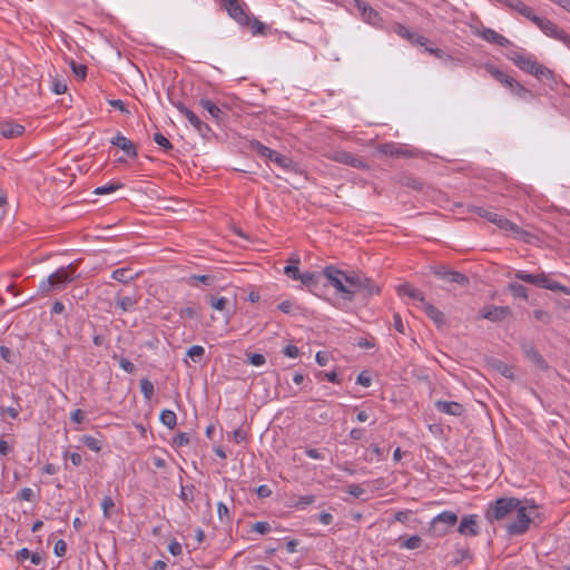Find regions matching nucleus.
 <instances>
[{
	"mask_svg": "<svg viewBox=\"0 0 570 570\" xmlns=\"http://www.w3.org/2000/svg\"><path fill=\"white\" fill-rule=\"evenodd\" d=\"M78 277L76 263H70L68 266L58 268L47 278L42 279L39 283L38 292L42 295H47L55 289L63 288Z\"/></svg>",
	"mask_w": 570,
	"mask_h": 570,
	"instance_id": "nucleus-1",
	"label": "nucleus"
},
{
	"mask_svg": "<svg viewBox=\"0 0 570 570\" xmlns=\"http://www.w3.org/2000/svg\"><path fill=\"white\" fill-rule=\"evenodd\" d=\"M538 509L533 500H520L518 509L514 510L517 519L507 525L510 535H520L528 531L532 522V513Z\"/></svg>",
	"mask_w": 570,
	"mask_h": 570,
	"instance_id": "nucleus-2",
	"label": "nucleus"
},
{
	"mask_svg": "<svg viewBox=\"0 0 570 570\" xmlns=\"http://www.w3.org/2000/svg\"><path fill=\"white\" fill-rule=\"evenodd\" d=\"M473 212L489 220L490 223L497 225L500 229L509 233L517 239H523L527 240V237L529 236V233L523 230L520 226L511 222L510 219L503 217L502 215H499L498 213L488 210L483 207H474Z\"/></svg>",
	"mask_w": 570,
	"mask_h": 570,
	"instance_id": "nucleus-3",
	"label": "nucleus"
},
{
	"mask_svg": "<svg viewBox=\"0 0 570 570\" xmlns=\"http://www.w3.org/2000/svg\"><path fill=\"white\" fill-rule=\"evenodd\" d=\"M509 59L521 70L534 76L538 79H551L552 71L539 63L532 56H525L520 52L513 51L509 55Z\"/></svg>",
	"mask_w": 570,
	"mask_h": 570,
	"instance_id": "nucleus-4",
	"label": "nucleus"
},
{
	"mask_svg": "<svg viewBox=\"0 0 570 570\" xmlns=\"http://www.w3.org/2000/svg\"><path fill=\"white\" fill-rule=\"evenodd\" d=\"M520 500L518 498L508 497L499 498L494 502L490 503L485 510L484 518L490 523L502 521L507 519L511 513L518 509Z\"/></svg>",
	"mask_w": 570,
	"mask_h": 570,
	"instance_id": "nucleus-5",
	"label": "nucleus"
},
{
	"mask_svg": "<svg viewBox=\"0 0 570 570\" xmlns=\"http://www.w3.org/2000/svg\"><path fill=\"white\" fill-rule=\"evenodd\" d=\"M323 275L328 281V283L336 289V292L342 293L345 299L352 301L356 295L355 289L346 288V284L350 285V274L336 268L333 265L326 266L323 269Z\"/></svg>",
	"mask_w": 570,
	"mask_h": 570,
	"instance_id": "nucleus-6",
	"label": "nucleus"
},
{
	"mask_svg": "<svg viewBox=\"0 0 570 570\" xmlns=\"http://www.w3.org/2000/svg\"><path fill=\"white\" fill-rule=\"evenodd\" d=\"M459 517L455 512L445 510L436 514L430 522V532L434 537H444L458 523Z\"/></svg>",
	"mask_w": 570,
	"mask_h": 570,
	"instance_id": "nucleus-7",
	"label": "nucleus"
},
{
	"mask_svg": "<svg viewBox=\"0 0 570 570\" xmlns=\"http://www.w3.org/2000/svg\"><path fill=\"white\" fill-rule=\"evenodd\" d=\"M350 286L365 297L380 294V286L363 274L350 273Z\"/></svg>",
	"mask_w": 570,
	"mask_h": 570,
	"instance_id": "nucleus-8",
	"label": "nucleus"
},
{
	"mask_svg": "<svg viewBox=\"0 0 570 570\" xmlns=\"http://www.w3.org/2000/svg\"><path fill=\"white\" fill-rule=\"evenodd\" d=\"M223 6L227 10L228 16L240 26H248L250 18L245 11L244 4L239 0H223Z\"/></svg>",
	"mask_w": 570,
	"mask_h": 570,
	"instance_id": "nucleus-9",
	"label": "nucleus"
},
{
	"mask_svg": "<svg viewBox=\"0 0 570 570\" xmlns=\"http://www.w3.org/2000/svg\"><path fill=\"white\" fill-rule=\"evenodd\" d=\"M330 158L336 163L348 165L353 168H357V169L367 168V165L361 157H358L350 151L336 150L330 156Z\"/></svg>",
	"mask_w": 570,
	"mask_h": 570,
	"instance_id": "nucleus-10",
	"label": "nucleus"
},
{
	"mask_svg": "<svg viewBox=\"0 0 570 570\" xmlns=\"http://www.w3.org/2000/svg\"><path fill=\"white\" fill-rule=\"evenodd\" d=\"M433 273L439 278L446 281L449 283H455L461 286H468L470 283L469 277L465 276L464 274L456 272V271L449 269L444 266L434 268Z\"/></svg>",
	"mask_w": 570,
	"mask_h": 570,
	"instance_id": "nucleus-11",
	"label": "nucleus"
},
{
	"mask_svg": "<svg viewBox=\"0 0 570 570\" xmlns=\"http://www.w3.org/2000/svg\"><path fill=\"white\" fill-rule=\"evenodd\" d=\"M458 532L465 537H476L480 533L479 515L466 514L462 517L458 527Z\"/></svg>",
	"mask_w": 570,
	"mask_h": 570,
	"instance_id": "nucleus-12",
	"label": "nucleus"
},
{
	"mask_svg": "<svg viewBox=\"0 0 570 570\" xmlns=\"http://www.w3.org/2000/svg\"><path fill=\"white\" fill-rule=\"evenodd\" d=\"M540 30L550 38L561 41L564 46L570 49V35H568L563 29H561L557 23L552 20L547 19L543 27Z\"/></svg>",
	"mask_w": 570,
	"mask_h": 570,
	"instance_id": "nucleus-13",
	"label": "nucleus"
},
{
	"mask_svg": "<svg viewBox=\"0 0 570 570\" xmlns=\"http://www.w3.org/2000/svg\"><path fill=\"white\" fill-rule=\"evenodd\" d=\"M511 315V308L509 306H484L480 311V317L489 320L491 322H501Z\"/></svg>",
	"mask_w": 570,
	"mask_h": 570,
	"instance_id": "nucleus-14",
	"label": "nucleus"
},
{
	"mask_svg": "<svg viewBox=\"0 0 570 570\" xmlns=\"http://www.w3.org/2000/svg\"><path fill=\"white\" fill-rule=\"evenodd\" d=\"M514 277L522 282H525V283H529V284L535 285L538 287L546 288V289H548V285L551 282V278L548 275H546L544 273L530 274V273H527L525 271H518L514 274Z\"/></svg>",
	"mask_w": 570,
	"mask_h": 570,
	"instance_id": "nucleus-15",
	"label": "nucleus"
},
{
	"mask_svg": "<svg viewBox=\"0 0 570 570\" xmlns=\"http://www.w3.org/2000/svg\"><path fill=\"white\" fill-rule=\"evenodd\" d=\"M435 409L441 412L453 416H461L464 413V407L459 402L453 401H436Z\"/></svg>",
	"mask_w": 570,
	"mask_h": 570,
	"instance_id": "nucleus-16",
	"label": "nucleus"
},
{
	"mask_svg": "<svg viewBox=\"0 0 570 570\" xmlns=\"http://www.w3.org/2000/svg\"><path fill=\"white\" fill-rule=\"evenodd\" d=\"M397 294L402 297H409L413 301L420 302L421 306L426 302L424 294L409 283L399 285Z\"/></svg>",
	"mask_w": 570,
	"mask_h": 570,
	"instance_id": "nucleus-17",
	"label": "nucleus"
},
{
	"mask_svg": "<svg viewBox=\"0 0 570 570\" xmlns=\"http://www.w3.org/2000/svg\"><path fill=\"white\" fill-rule=\"evenodd\" d=\"M354 2L366 22L371 24H376L379 22L380 16L377 11H375L370 4H367L363 0H354Z\"/></svg>",
	"mask_w": 570,
	"mask_h": 570,
	"instance_id": "nucleus-18",
	"label": "nucleus"
},
{
	"mask_svg": "<svg viewBox=\"0 0 570 570\" xmlns=\"http://www.w3.org/2000/svg\"><path fill=\"white\" fill-rule=\"evenodd\" d=\"M111 144L114 146L119 147L129 157H136L137 156V148L134 145V142L130 139H128L127 137L122 136L121 134H117L111 139Z\"/></svg>",
	"mask_w": 570,
	"mask_h": 570,
	"instance_id": "nucleus-19",
	"label": "nucleus"
},
{
	"mask_svg": "<svg viewBox=\"0 0 570 570\" xmlns=\"http://www.w3.org/2000/svg\"><path fill=\"white\" fill-rule=\"evenodd\" d=\"M379 150H380V153H382L384 155L392 156V157H410V156H412V151L410 149L402 148L393 142L381 145L379 147Z\"/></svg>",
	"mask_w": 570,
	"mask_h": 570,
	"instance_id": "nucleus-20",
	"label": "nucleus"
},
{
	"mask_svg": "<svg viewBox=\"0 0 570 570\" xmlns=\"http://www.w3.org/2000/svg\"><path fill=\"white\" fill-rule=\"evenodd\" d=\"M190 125L197 130L198 134H200L203 137H207L208 134L212 131L210 127L202 121L199 117L194 114L190 109L186 110V114L184 115Z\"/></svg>",
	"mask_w": 570,
	"mask_h": 570,
	"instance_id": "nucleus-21",
	"label": "nucleus"
},
{
	"mask_svg": "<svg viewBox=\"0 0 570 570\" xmlns=\"http://www.w3.org/2000/svg\"><path fill=\"white\" fill-rule=\"evenodd\" d=\"M24 132V127L22 125L7 121L3 124H0V134L4 138H16L21 136Z\"/></svg>",
	"mask_w": 570,
	"mask_h": 570,
	"instance_id": "nucleus-22",
	"label": "nucleus"
},
{
	"mask_svg": "<svg viewBox=\"0 0 570 570\" xmlns=\"http://www.w3.org/2000/svg\"><path fill=\"white\" fill-rule=\"evenodd\" d=\"M487 71L500 83L505 86L507 88L512 87L515 79L510 77L509 75L501 71L499 68H497L494 65H487L485 66Z\"/></svg>",
	"mask_w": 570,
	"mask_h": 570,
	"instance_id": "nucleus-23",
	"label": "nucleus"
},
{
	"mask_svg": "<svg viewBox=\"0 0 570 570\" xmlns=\"http://www.w3.org/2000/svg\"><path fill=\"white\" fill-rule=\"evenodd\" d=\"M139 274H131V269L128 267L117 268L112 271L111 278L119 282L127 284L138 277Z\"/></svg>",
	"mask_w": 570,
	"mask_h": 570,
	"instance_id": "nucleus-24",
	"label": "nucleus"
},
{
	"mask_svg": "<svg viewBox=\"0 0 570 570\" xmlns=\"http://www.w3.org/2000/svg\"><path fill=\"white\" fill-rule=\"evenodd\" d=\"M422 308L423 311L425 312V314L438 325H442L444 324L445 322V317H444V314L439 309L436 308L434 305L425 302L423 305H422Z\"/></svg>",
	"mask_w": 570,
	"mask_h": 570,
	"instance_id": "nucleus-25",
	"label": "nucleus"
},
{
	"mask_svg": "<svg viewBox=\"0 0 570 570\" xmlns=\"http://www.w3.org/2000/svg\"><path fill=\"white\" fill-rule=\"evenodd\" d=\"M199 105L208 111V114L217 121H220L223 120L224 118V112L223 110L216 106L212 100L207 99V98H202L199 100Z\"/></svg>",
	"mask_w": 570,
	"mask_h": 570,
	"instance_id": "nucleus-26",
	"label": "nucleus"
},
{
	"mask_svg": "<svg viewBox=\"0 0 570 570\" xmlns=\"http://www.w3.org/2000/svg\"><path fill=\"white\" fill-rule=\"evenodd\" d=\"M298 264L299 257L297 255L291 256L289 264L284 268V274L293 281H298V278L301 277Z\"/></svg>",
	"mask_w": 570,
	"mask_h": 570,
	"instance_id": "nucleus-27",
	"label": "nucleus"
},
{
	"mask_svg": "<svg viewBox=\"0 0 570 570\" xmlns=\"http://www.w3.org/2000/svg\"><path fill=\"white\" fill-rule=\"evenodd\" d=\"M523 351H524L525 356L531 362H533L539 368L546 370L548 367V364L544 361V358L540 355V353L533 346H525Z\"/></svg>",
	"mask_w": 570,
	"mask_h": 570,
	"instance_id": "nucleus-28",
	"label": "nucleus"
},
{
	"mask_svg": "<svg viewBox=\"0 0 570 570\" xmlns=\"http://www.w3.org/2000/svg\"><path fill=\"white\" fill-rule=\"evenodd\" d=\"M117 306L124 312H130L135 308L138 299L135 296H120L116 297Z\"/></svg>",
	"mask_w": 570,
	"mask_h": 570,
	"instance_id": "nucleus-29",
	"label": "nucleus"
},
{
	"mask_svg": "<svg viewBox=\"0 0 570 570\" xmlns=\"http://www.w3.org/2000/svg\"><path fill=\"white\" fill-rule=\"evenodd\" d=\"M185 281L190 286H197L200 283L210 287L214 285L215 277L213 275H190Z\"/></svg>",
	"mask_w": 570,
	"mask_h": 570,
	"instance_id": "nucleus-30",
	"label": "nucleus"
},
{
	"mask_svg": "<svg viewBox=\"0 0 570 570\" xmlns=\"http://www.w3.org/2000/svg\"><path fill=\"white\" fill-rule=\"evenodd\" d=\"M399 184L411 189H421L423 186L422 181L407 174H403L399 177Z\"/></svg>",
	"mask_w": 570,
	"mask_h": 570,
	"instance_id": "nucleus-31",
	"label": "nucleus"
},
{
	"mask_svg": "<svg viewBox=\"0 0 570 570\" xmlns=\"http://www.w3.org/2000/svg\"><path fill=\"white\" fill-rule=\"evenodd\" d=\"M507 288L514 297H519L524 301L529 297L527 287L520 283H509Z\"/></svg>",
	"mask_w": 570,
	"mask_h": 570,
	"instance_id": "nucleus-32",
	"label": "nucleus"
},
{
	"mask_svg": "<svg viewBox=\"0 0 570 570\" xmlns=\"http://www.w3.org/2000/svg\"><path fill=\"white\" fill-rule=\"evenodd\" d=\"M159 419L168 429H174L177 424V415L171 410H163Z\"/></svg>",
	"mask_w": 570,
	"mask_h": 570,
	"instance_id": "nucleus-33",
	"label": "nucleus"
},
{
	"mask_svg": "<svg viewBox=\"0 0 570 570\" xmlns=\"http://www.w3.org/2000/svg\"><path fill=\"white\" fill-rule=\"evenodd\" d=\"M206 299L208 301L209 305L216 309V311H225L228 305V299L226 297H217L215 295H208L206 296Z\"/></svg>",
	"mask_w": 570,
	"mask_h": 570,
	"instance_id": "nucleus-34",
	"label": "nucleus"
},
{
	"mask_svg": "<svg viewBox=\"0 0 570 570\" xmlns=\"http://www.w3.org/2000/svg\"><path fill=\"white\" fill-rule=\"evenodd\" d=\"M271 161H273L274 164H276L278 167L283 168V169H291L293 167V161L291 158L279 154V153H274Z\"/></svg>",
	"mask_w": 570,
	"mask_h": 570,
	"instance_id": "nucleus-35",
	"label": "nucleus"
},
{
	"mask_svg": "<svg viewBox=\"0 0 570 570\" xmlns=\"http://www.w3.org/2000/svg\"><path fill=\"white\" fill-rule=\"evenodd\" d=\"M252 148L254 151H256L261 157L263 158H266V159H272L273 155H274V150L271 149L269 147L263 145L262 142L259 141H254L252 144Z\"/></svg>",
	"mask_w": 570,
	"mask_h": 570,
	"instance_id": "nucleus-36",
	"label": "nucleus"
},
{
	"mask_svg": "<svg viewBox=\"0 0 570 570\" xmlns=\"http://www.w3.org/2000/svg\"><path fill=\"white\" fill-rule=\"evenodd\" d=\"M80 440L91 451L97 453L101 451V441L96 439L95 436L82 435Z\"/></svg>",
	"mask_w": 570,
	"mask_h": 570,
	"instance_id": "nucleus-37",
	"label": "nucleus"
},
{
	"mask_svg": "<svg viewBox=\"0 0 570 570\" xmlns=\"http://www.w3.org/2000/svg\"><path fill=\"white\" fill-rule=\"evenodd\" d=\"M513 95H515L519 98L527 99L529 97H532V92L527 89L524 86H522L517 80L512 85V87L509 88Z\"/></svg>",
	"mask_w": 570,
	"mask_h": 570,
	"instance_id": "nucleus-38",
	"label": "nucleus"
},
{
	"mask_svg": "<svg viewBox=\"0 0 570 570\" xmlns=\"http://www.w3.org/2000/svg\"><path fill=\"white\" fill-rule=\"evenodd\" d=\"M217 514H218V519L222 523L228 524L232 522V515H230L229 509L224 502L217 503Z\"/></svg>",
	"mask_w": 570,
	"mask_h": 570,
	"instance_id": "nucleus-39",
	"label": "nucleus"
},
{
	"mask_svg": "<svg viewBox=\"0 0 570 570\" xmlns=\"http://www.w3.org/2000/svg\"><path fill=\"white\" fill-rule=\"evenodd\" d=\"M421 546H422L421 537L414 534V535H411L410 538H407L406 540H404L400 544V548L407 549V550H414V549H419Z\"/></svg>",
	"mask_w": 570,
	"mask_h": 570,
	"instance_id": "nucleus-40",
	"label": "nucleus"
},
{
	"mask_svg": "<svg viewBox=\"0 0 570 570\" xmlns=\"http://www.w3.org/2000/svg\"><path fill=\"white\" fill-rule=\"evenodd\" d=\"M205 354V350L200 345H193L187 350V356L191 358L193 362L199 363Z\"/></svg>",
	"mask_w": 570,
	"mask_h": 570,
	"instance_id": "nucleus-41",
	"label": "nucleus"
},
{
	"mask_svg": "<svg viewBox=\"0 0 570 570\" xmlns=\"http://www.w3.org/2000/svg\"><path fill=\"white\" fill-rule=\"evenodd\" d=\"M101 509L105 519H109L112 514V510L115 509V501L110 495H106L101 501Z\"/></svg>",
	"mask_w": 570,
	"mask_h": 570,
	"instance_id": "nucleus-42",
	"label": "nucleus"
},
{
	"mask_svg": "<svg viewBox=\"0 0 570 570\" xmlns=\"http://www.w3.org/2000/svg\"><path fill=\"white\" fill-rule=\"evenodd\" d=\"M479 37H481L483 40L494 43L498 40V37L500 33H498L495 30L490 28H483L478 32Z\"/></svg>",
	"mask_w": 570,
	"mask_h": 570,
	"instance_id": "nucleus-43",
	"label": "nucleus"
},
{
	"mask_svg": "<svg viewBox=\"0 0 570 570\" xmlns=\"http://www.w3.org/2000/svg\"><path fill=\"white\" fill-rule=\"evenodd\" d=\"M140 391L145 399L150 400L155 393L154 384L148 379H142L140 381Z\"/></svg>",
	"mask_w": 570,
	"mask_h": 570,
	"instance_id": "nucleus-44",
	"label": "nucleus"
},
{
	"mask_svg": "<svg viewBox=\"0 0 570 570\" xmlns=\"http://www.w3.org/2000/svg\"><path fill=\"white\" fill-rule=\"evenodd\" d=\"M121 187H122L121 184L111 183V184H107V185L97 187L94 193L96 195H106V194L114 193Z\"/></svg>",
	"mask_w": 570,
	"mask_h": 570,
	"instance_id": "nucleus-45",
	"label": "nucleus"
},
{
	"mask_svg": "<svg viewBox=\"0 0 570 570\" xmlns=\"http://www.w3.org/2000/svg\"><path fill=\"white\" fill-rule=\"evenodd\" d=\"M194 485H181L179 498L186 503L191 502L194 500Z\"/></svg>",
	"mask_w": 570,
	"mask_h": 570,
	"instance_id": "nucleus-46",
	"label": "nucleus"
},
{
	"mask_svg": "<svg viewBox=\"0 0 570 570\" xmlns=\"http://www.w3.org/2000/svg\"><path fill=\"white\" fill-rule=\"evenodd\" d=\"M305 286L312 287L317 284V276L314 273L305 272L301 273V277L298 278Z\"/></svg>",
	"mask_w": 570,
	"mask_h": 570,
	"instance_id": "nucleus-47",
	"label": "nucleus"
},
{
	"mask_svg": "<svg viewBox=\"0 0 570 570\" xmlns=\"http://www.w3.org/2000/svg\"><path fill=\"white\" fill-rule=\"evenodd\" d=\"M70 67L76 77H78L80 80H85L87 77V66L77 63L76 61L71 60Z\"/></svg>",
	"mask_w": 570,
	"mask_h": 570,
	"instance_id": "nucleus-48",
	"label": "nucleus"
},
{
	"mask_svg": "<svg viewBox=\"0 0 570 570\" xmlns=\"http://www.w3.org/2000/svg\"><path fill=\"white\" fill-rule=\"evenodd\" d=\"M189 442H190V438H189L188 433H185V432H179L173 439V445H175L177 448L186 446L189 444Z\"/></svg>",
	"mask_w": 570,
	"mask_h": 570,
	"instance_id": "nucleus-49",
	"label": "nucleus"
},
{
	"mask_svg": "<svg viewBox=\"0 0 570 570\" xmlns=\"http://www.w3.org/2000/svg\"><path fill=\"white\" fill-rule=\"evenodd\" d=\"M154 141L166 150L173 149L171 142L160 132H155L153 136Z\"/></svg>",
	"mask_w": 570,
	"mask_h": 570,
	"instance_id": "nucleus-50",
	"label": "nucleus"
},
{
	"mask_svg": "<svg viewBox=\"0 0 570 570\" xmlns=\"http://www.w3.org/2000/svg\"><path fill=\"white\" fill-rule=\"evenodd\" d=\"M51 89L55 94L57 95H62L67 91V83L65 80H60V79H57L55 78L52 80V86H51Z\"/></svg>",
	"mask_w": 570,
	"mask_h": 570,
	"instance_id": "nucleus-51",
	"label": "nucleus"
},
{
	"mask_svg": "<svg viewBox=\"0 0 570 570\" xmlns=\"http://www.w3.org/2000/svg\"><path fill=\"white\" fill-rule=\"evenodd\" d=\"M533 316L537 321H539L543 324H549L551 322L550 313L547 311H543V309H535L533 312Z\"/></svg>",
	"mask_w": 570,
	"mask_h": 570,
	"instance_id": "nucleus-52",
	"label": "nucleus"
},
{
	"mask_svg": "<svg viewBox=\"0 0 570 570\" xmlns=\"http://www.w3.org/2000/svg\"><path fill=\"white\" fill-rule=\"evenodd\" d=\"M180 318H195L198 313L193 306H186L179 309L178 312Z\"/></svg>",
	"mask_w": 570,
	"mask_h": 570,
	"instance_id": "nucleus-53",
	"label": "nucleus"
},
{
	"mask_svg": "<svg viewBox=\"0 0 570 570\" xmlns=\"http://www.w3.org/2000/svg\"><path fill=\"white\" fill-rule=\"evenodd\" d=\"M548 289L553 292H561L563 294L570 295V288H568L564 285H561L557 281L551 279L550 284L548 285Z\"/></svg>",
	"mask_w": 570,
	"mask_h": 570,
	"instance_id": "nucleus-54",
	"label": "nucleus"
},
{
	"mask_svg": "<svg viewBox=\"0 0 570 570\" xmlns=\"http://www.w3.org/2000/svg\"><path fill=\"white\" fill-rule=\"evenodd\" d=\"M67 552V543L65 542V540L62 539H59L56 543H55V547H53V553L57 556V557H63Z\"/></svg>",
	"mask_w": 570,
	"mask_h": 570,
	"instance_id": "nucleus-55",
	"label": "nucleus"
},
{
	"mask_svg": "<svg viewBox=\"0 0 570 570\" xmlns=\"http://www.w3.org/2000/svg\"><path fill=\"white\" fill-rule=\"evenodd\" d=\"M18 498L20 500H23V501H35V492L32 489L30 488H23L20 490V492L18 493Z\"/></svg>",
	"mask_w": 570,
	"mask_h": 570,
	"instance_id": "nucleus-56",
	"label": "nucleus"
},
{
	"mask_svg": "<svg viewBox=\"0 0 570 570\" xmlns=\"http://www.w3.org/2000/svg\"><path fill=\"white\" fill-rule=\"evenodd\" d=\"M119 366L126 372V373H129V374H132L135 371H136V366L134 365V363H131L128 358L126 357H120L119 358Z\"/></svg>",
	"mask_w": 570,
	"mask_h": 570,
	"instance_id": "nucleus-57",
	"label": "nucleus"
},
{
	"mask_svg": "<svg viewBox=\"0 0 570 570\" xmlns=\"http://www.w3.org/2000/svg\"><path fill=\"white\" fill-rule=\"evenodd\" d=\"M253 530L261 534H266L271 531V524L266 521H258L254 523Z\"/></svg>",
	"mask_w": 570,
	"mask_h": 570,
	"instance_id": "nucleus-58",
	"label": "nucleus"
},
{
	"mask_svg": "<svg viewBox=\"0 0 570 570\" xmlns=\"http://www.w3.org/2000/svg\"><path fill=\"white\" fill-rule=\"evenodd\" d=\"M393 326L399 333L405 334V325H404L402 317L399 313H394V315H393Z\"/></svg>",
	"mask_w": 570,
	"mask_h": 570,
	"instance_id": "nucleus-59",
	"label": "nucleus"
},
{
	"mask_svg": "<svg viewBox=\"0 0 570 570\" xmlns=\"http://www.w3.org/2000/svg\"><path fill=\"white\" fill-rule=\"evenodd\" d=\"M284 355L291 358H296L299 354V350L297 346L288 344L283 350Z\"/></svg>",
	"mask_w": 570,
	"mask_h": 570,
	"instance_id": "nucleus-60",
	"label": "nucleus"
},
{
	"mask_svg": "<svg viewBox=\"0 0 570 570\" xmlns=\"http://www.w3.org/2000/svg\"><path fill=\"white\" fill-rule=\"evenodd\" d=\"M392 30L404 39L410 35V29L401 23L393 24Z\"/></svg>",
	"mask_w": 570,
	"mask_h": 570,
	"instance_id": "nucleus-61",
	"label": "nucleus"
},
{
	"mask_svg": "<svg viewBox=\"0 0 570 570\" xmlns=\"http://www.w3.org/2000/svg\"><path fill=\"white\" fill-rule=\"evenodd\" d=\"M108 104L124 114H129L125 102L120 99H110Z\"/></svg>",
	"mask_w": 570,
	"mask_h": 570,
	"instance_id": "nucleus-62",
	"label": "nucleus"
},
{
	"mask_svg": "<svg viewBox=\"0 0 570 570\" xmlns=\"http://www.w3.org/2000/svg\"><path fill=\"white\" fill-rule=\"evenodd\" d=\"M265 362H266V358L263 354L255 353L249 356V363L252 365L261 366V365H264Z\"/></svg>",
	"mask_w": 570,
	"mask_h": 570,
	"instance_id": "nucleus-63",
	"label": "nucleus"
},
{
	"mask_svg": "<svg viewBox=\"0 0 570 570\" xmlns=\"http://www.w3.org/2000/svg\"><path fill=\"white\" fill-rule=\"evenodd\" d=\"M0 356L2 357L3 361H6L8 363L13 362L12 352L8 346H4V345L0 346Z\"/></svg>",
	"mask_w": 570,
	"mask_h": 570,
	"instance_id": "nucleus-64",
	"label": "nucleus"
}]
</instances>
